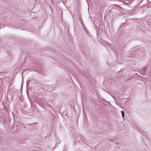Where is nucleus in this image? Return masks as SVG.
<instances>
[{"instance_id": "9d476101", "label": "nucleus", "mask_w": 151, "mask_h": 151, "mask_svg": "<svg viewBox=\"0 0 151 151\" xmlns=\"http://www.w3.org/2000/svg\"><path fill=\"white\" fill-rule=\"evenodd\" d=\"M144 0H142L140 2V3H141L142 2V1H143Z\"/></svg>"}, {"instance_id": "20e7f679", "label": "nucleus", "mask_w": 151, "mask_h": 151, "mask_svg": "<svg viewBox=\"0 0 151 151\" xmlns=\"http://www.w3.org/2000/svg\"><path fill=\"white\" fill-rule=\"evenodd\" d=\"M121 113L122 114V116L123 118L124 117V111L122 110L121 111Z\"/></svg>"}, {"instance_id": "f257e3e1", "label": "nucleus", "mask_w": 151, "mask_h": 151, "mask_svg": "<svg viewBox=\"0 0 151 151\" xmlns=\"http://www.w3.org/2000/svg\"><path fill=\"white\" fill-rule=\"evenodd\" d=\"M137 50H135L134 48H132L130 51L131 54L132 55H135V53H137Z\"/></svg>"}, {"instance_id": "1a4fd4ad", "label": "nucleus", "mask_w": 151, "mask_h": 151, "mask_svg": "<svg viewBox=\"0 0 151 151\" xmlns=\"http://www.w3.org/2000/svg\"><path fill=\"white\" fill-rule=\"evenodd\" d=\"M43 89H44V90H45V91H47V90L46 89H45L44 88H43Z\"/></svg>"}, {"instance_id": "7ed1b4c3", "label": "nucleus", "mask_w": 151, "mask_h": 151, "mask_svg": "<svg viewBox=\"0 0 151 151\" xmlns=\"http://www.w3.org/2000/svg\"><path fill=\"white\" fill-rule=\"evenodd\" d=\"M146 65L144 66L142 68V70H143V73H145L146 72Z\"/></svg>"}, {"instance_id": "f03ea898", "label": "nucleus", "mask_w": 151, "mask_h": 151, "mask_svg": "<svg viewBox=\"0 0 151 151\" xmlns=\"http://www.w3.org/2000/svg\"><path fill=\"white\" fill-rule=\"evenodd\" d=\"M126 46V44L124 43L123 44H121L119 47V49L121 50V51L123 50L125 48Z\"/></svg>"}, {"instance_id": "423d86ee", "label": "nucleus", "mask_w": 151, "mask_h": 151, "mask_svg": "<svg viewBox=\"0 0 151 151\" xmlns=\"http://www.w3.org/2000/svg\"><path fill=\"white\" fill-rule=\"evenodd\" d=\"M37 124V122H36V123H32V124H31L32 125L34 124Z\"/></svg>"}, {"instance_id": "6e6552de", "label": "nucleus", "mask_w": 151, "mask_h": 151, "mask_svg": "<svg viewBox=\"0 0 151 151\" xmlns=\"http://www.w3.org/2000/svg\"><path fill=\"white\" fill-rule=\"evenodd\" d=\"M2 27H1L0 26V29H1L2 28H4V27L3 26Z\"/></svg>"}, {"instance_id": "39448f33", "label": "nucleus", "mask_w": 151, "mask_h": 151, "mask_svg": "<svg viewBox=\"0 0 151 151\" xmlns=\"http://www.w3.org/2000/svg\"><path fill=\"white\" fill-rule=\"evenodd\" d=\"M81 24H82V26H83V25L84 24L83 22V21H82V20H81Z\"/></svg>"}, {"instance_id": "9b49d317", "label": "nucleus", "mask_w": 151, "mask_h": 151, "mask_svg": "<svg viewBox=\"0 0 151 151\" xmlns=\"http://www.w3.org/2000/svg\"><path fill=\"white\" fill-rule=\"evenodd\" d=\"M123 3H124V4H126V3L125 2H123Z\"/></svg>"}, {"instance_id": "0eeeda50", "label": "nucleus", "mask_w": 151, "mask_h": 151, "mask_svg": "<svg viewBox=\"0 0 151 151\" xmlns=\"http://www.w3.org/2000/svg\"><path fill=\"white\" fill-rule=\"evenodd\" d=\"M29 82H30V81H28L27 82V84H28L29 83Z\"/></svg>"}]
</instances>
